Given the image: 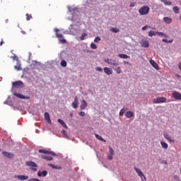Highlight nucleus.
I'll use <instances>...</instances> for the list:
<instances>
[{
	"label": "nucleus",
	"mask_w": 181,
	"mask_h": 181,
	"mask_svg": "<svg viewBox=\"0 0 181 181\" xmlns=\"http://www.w3.org/2000/svg\"><path fill=\"white\" fill-rule=\"evenodd\" d=\"M104 62L105 63H107L110 66H114L115 67L119 66V62L115 59L106 58L104 59Z\"/></svg>",
	"instance_id": "1"
},
{
	"label": "nucleus",
	"mask_w": 181,
	"mask_h": 181,
	"mask_svg": "<svg viewBox=\"0 0 181 181\" xmlns=\"http://www.w3.org/2000/svg\"><path fill=\"white\" fill-rule=\"evenodd\" d=\"M140 15H148L149 13V6H144L139 9Z\"/></svg>",
	"instance_id": "2"
},
{
	"label": "nucleus",
	"mask_w": 181,
	"mask_h": 181,
	"mask_svg": "<svg viewBox=\"0 0 181 181\" xmlns=\"http://www.w3.org/2000/svg\"><path fill=\"white\" fill-rule=\"evenodd\" d=\"M27 166H29L33 172H37V164L33 161H28Z\"/></svg>",
	"instance_id": "3"
},
{
	"label": "nucleus",
	"mask_w": 181,
	"mask_h": 181,
	"mask_svg": "<svg viewBox=\"0 0 181 181\" xmlns=\"http://www.w3.org/2000/svg\"><path fill=\"white\" fill-rule=\"evenodd\" d=\"M134 170L136 172V173L141 177L142 181H146V177H145V175L144 174L142 170H141V169H139L136 167H134Z\"/></svg>",
	"instance_id": "4"
},
{
	"label": "nucleus",
	"mask_w": 181,
	"mask_h": 181,
	"mask_svg": "<svg viewBox=\"0 0 181 181\" xmlns=\"http://www.w3.org/2000/svg\"><path fill=\"white\" fill-rule=\"evenodd\" d=\"M166 101V98H157L153 100V104H160Z\"/></svg>",
	"instance_id": "5"
},
{
	"label": "nucleus",
	"mask_w": 181,
	"mask_h": 181,
	"mask_svg": "<svg viewBox=\"0 0 181 181\" xmlns=\"http://www.w3.org/2000/svg\"><path fill=\"white\" fill-rule=\"evenodd\" d=\"M12 86L14 88H22L23 83L21 81L13 82Z\"/></svg>",
	"instance_id": "6"
},
{
	"label": "nucleus",
	"mask_w": 181,
	"mask_h": 181,
	"mask_svg": "<svg viewBox=\"0 0 181 181\" xmlns=\"http://www.w3.org/2000/svg\"><path fill=\"white\" fill-rule=\"evenodd\" d=\"M40 153H46L47 155H51L52 156H56V153L53 151H49L47 150L40 149L38 151Z\"/></svg>",
	"instance_id": "7"
},
{
	"label": "nucleus",
	"mask_w": 181,
	"mask_h": 181,
	"mask_svg": "<svg viewBox=\"0 0 181 181\" xmlns=\"http://www.w3.org/2000/svg\"><path fill=\"white\" fill-rule=\"evenodd\" d=\"M172 96L175 100H178L181 101V94H180V93H179L177 91H174L172 93Z\"/></svg>",
	"instance_id": "8"
},
{
	"label": "nucleus",
	"mask_w": 181,
	"mask_h": 181,
	"mask_svg": "<svg viewBox=\"0 0 181 181\" xmlns=\"http://www.w3.org/2000/svg\"><path fill=\"white\" fill-rule=\"evenodd\" d=\"M14 179H18V180H28L29 177L28 175H14Z\"/></svg>",
	"instance_id": "9"
},
{
	"label": "nucleus",
	"mask_w": 181,
	"mask_h": 181,
	"mask_svg": "<svg viewBox=\"0 0 181 181\" xmlns=\"http://www.w3.org/2000/svg\"><path fill=\"white\" fill-rule=\"evenodd\" d=\"M163 21V23H166L167 25H170V23L173 22V20L170 17H164Z\"/></svg>",
	"instance_id": "10"
},
{
	"label": "nucleus",
	"mask_w": 181,
	"mask_h": 181,
	"mask_svg": "<svg viewBox=\"0 0 181 181\" xmlns=\"http://www.w3.org/2000/svg\"><path fill=\"white\" fill-rule=\"evenodd\" d=\"M14 95L16 97H18V98H21V100H29V96H25L21 93H14Z\"/></svg>",
	"instance_id": "11"
},
{
	"label": "nucleus",
	"mask_w": 181,
	"mask_h": 181,
	"mask_svg": "<svg viewBox=\"0 0 181 181\" xmlns=\"http://www.w3.org/2000/svg\"><path fill=\"white\" fill-rule=\"evenodd\" d=\"M103 71L107 76H111V74H112V70L110 67H105Z\"/></svg>",
	"instance_id": "12"
},
{
	"label": "nucleus",
	"mask_w": 181,
	"mask_h": 181,
	"mask_svg": "<svg viewBox=\"0 0 181 181\" xmlns=\"http://www.w3.org/2000/svg\"><path fill=\"white\" fill-rule=\"evenodd\" d=\"M72 107L74 109L78 107V98H77V96H75L74 98V101L72 103Z\"/></svg>",
	"instance_id": "13"
},
{
	"label": "nucleus",
	"mask_w": 181,
	"mask_h": 181,
	"mask_svg": "<svg viewBox=\"0 0 181 181\" xmlns=\"http://www.w3.org/2000/svg\"><path fill=\"white\" fill-rule=\"evenodd\" d=\"M2 155H4V156H6V158H9L11 159H12L13 158V153H12L3 151Z\"/></svg>",
	"instance_id": "14"
},
{
	"label": "nucleus",
	"mask_w": 181,
	"mask_h": 181,
	"mask_svg": "<svg viewBox=\"0 0 181 181\" xmlns=\"http://www.w3.org/2000/svg\"><path fill=\"white\" fill-rule=\"evenodd\" d=\"M37 176H38L39 177H42V176L43 177H46V176H47V171H46V170H43V171H42V172L39 171V172L37 173Z\"/></svg>",
	"instance_id": "15"
},
{
	"label": "nucleus",
	"mask_w": 181,
	"mask_h": 181,
	"mask_svg": "<svg viewBox=\"0 0 181 181\" xmlns=\"http://www.w3.org/2000/svg\"><path fill=\"white\" fill-rule=\"evenodd\" d=\"M150 64H151V66H153L156 70H159V65H158L154 60H150Z\"/></svg>",
	"instance_id": "16"
},
{
	"label": "nucleus",
	"mask_w": 181,
	"mask_h": 181,
	"mask_svg": "<svg viewBox=\"0 0 181 181\" xmlns=\"http://www.w3.org/2000/svg\"><path fill=\"white\" fill-rule=\"evenodd\" d=\"M45 118L48 124H52V120L50 119V115L49 114V112L45 113Z\"/></svg>",
	"instance_id": "17"
},
{
	"label": "nucleus",
	"mask_w": 181,
	"mask_h": 181,
	"mask_svg": "<svg viewBox=\"0 0 181 181\" xmlns=\"http://www.w3.org/2000/svg\"><path fill=\"white\" fill-rule=\"evenodd\" d=\"M87 102L85 100H83L80 106L81 110H86V107H87Z\"/></svg>",
	"instance_id": "18"
},
{
	"label": "nucleus",
	"mask_w": 181,
	"mask_h": 181,
	"mask_svg": "<svg viewBox=\"0 0 181 181\" xmlns=\"http://www.w3.org/2000/svg\"><path fill=\"white\" fill-rule=\"evenodd\" d=\"M142 47H149V42L146 40H143L141 42Z\"/></svg>",
	"instance_id": "19"
},
{
	"label": "nucleus",
	"mask_w": 181,
	"mask_h": 181,
	"mask_svg": "<svg viewBox=\"0 0 181 181\" xmlns=\"http://www.w3.org/2000/svg\"><path fill=\"white\" fill-rule=\"evenodd\" d=\"M14 69L17 70V71H21V70H22V65H21V63L17 62L16 65L14 66Z\"/></svg>",
	"instance_id": "20"
},
{
	"label": "nucleus",
	"mask_w": 181,
	"mask_h": 181,
	"mask_svg": "<svg viewBox=\"0 0 181 181\" xmlns=\"http://www.w3.org/2000/svg\"><path fill=\"white\" fill-rule=\"evenodd\" d=\"M58 122L62 124V127H63V128H66V129H67V124H66L63 119H58Z\"/></svg>",
	"instance_id": "21"
},
{
	"label": "nucleus",
	"mask_w": 181,
	"mask_h": 181,
	"mask_svg": "<svg viewBox=\"0 0 181 181\" xmlns=\"http://www.w3.org/2000/svg\"><path fill=\"white\" fill-rule=\"evenodd\" d=\"M117 57H119L120 59H130L131 57L125 54H119L117 55Z\"/></svg>",
	"instance_id": "22"
},
{
	"label": "nucleus",
	"mask_w": 181,
	"mask_h": 181,
	"mask_svg": "<svg viewBox=\"0 0 181 181\" xmlns=\"http://www.w3.org/2000/svg\"><path fill=\"white\" fill-rule=\"evenodd\" d=\"M125 115L126 118H132L134 117V112L132 111H127Z\"/></svg>",
	"instance_id": "23"
},
{
	"label": "nucleus",
	"mask_w": 181,
	"mask_h": 181,
	"mask_svg": "<svg viewBox=\"0 0 181 181\" xmlns=\"http://www.w3.org/2000/svg\"><path fill=\"white\" fill-rule=\"evenodd\" d=\"M42 159H45V160H53V157L50 156H42Z\"/></svg>",
	"instance_id": "24"
},
{
	"label": "nucleus",
	"mask_w": 181,
	"mask_h": 181,
	"mask_svg": "<svg viewBox=\"0 0 181 181\" xmlns=\"http://www.w3.org/2000/svg\"><path fill=\"white\" fill-rule=\"evenodd\" d=\"M163 135H164V138H165V139H167L170 142H172V137L170 136H169V134H168V133H164Z\"/></svg>",
	"instance_id": "25"
},
{
	"label": "nucleus",
	"mask_w": 181,
	"mask_h": 181,
	"mask_svg": "<svg viewBox=\"0 0 181 181\" xmlns=\"http://www.w3.org/2000/svg\"><path fill=\"white\" fill-rule=\"evenodd\" d=\"M160 145H161L163 149H168V146H169L168 145V144H166V143L164 142V141H160Z\"/></svg>",
	"instance_id": "26"
},
{
	"label": "nucleus",
	"mask_w": 181,
	"mask_h": 181,
	"mask_svg": "<svg viewBox=\"0 0 181 181\" xmlns=\"http://www.w3.org/2000/svg\"><path fill=\"white\" fill-rule=\"evenodd\" d=\"M115 71H116L117 74H121L122 73V70H121V67L117 66L114 69Z\"/></svg>",
	"instance_id": "27"
},
{
	"label": "nucleus",
	"mask_w": 181,
	"mask_h": 181,
	"mask_svg": "<svg viewBox=\"0 0 181 181\" xmlns=\"http://www.w3.org/2000/svg\"><path fill=\"white\" fill-rule=\"evenodd\" d=\"M95 136L99 141H103V142H105V140L103 139V136L98 135V134H95Z\"/></svg>",
	"instance_id": "28"
},
{
	"label": "nucleus",
	"mask_w": 181,
	"mask_h": 181,
	"mask_svg": "<svg viewBox=\"0 0 181 181\" xmlns=\"http://www.w3.org/2000/svg\"><path fill=\"white\" fill-rule=\"evenodd\" d=\"M110 32H113V33H118V32H119V29L112 28H110Z\"/></svg>",
	"instance_id": "29"
},
{
	"label": "nucleus",
	"mask_w": 181,
	"mask_h": 181,
	"mask_svg": "<svg viewBox=\"0 0 181 181\" xmlns=\"http://www.w3.org/2000/svg\"><path fill=\"white\" fill-rule=\"evenodd\" d=\"M161 2H163V4H165V5L170 6V5H172V2L170 1H166L165 0H161Z\"/></svg>",
	"instance_id": "30"
},
{
	"label": "nucleus",
	"mask_w": 181,
	"mask_h": 181,
	"mask_svg": "<svg viewBox=\"0 0 181 181\" xmlns=\"http://www.w3.org/2000/svg\"><path fill=\"white\" fill-rule=\"evenodd\" d=\"M109 154L110 155H115V152L112 147H109Z\"/></svg>",
	"instance_id": "31"
},
{
	"label": "nucleus",
	"mask_w": 181,
	"mask_h": 181,
	"mask_svg": "<svg viewBox=\"0 0 181 181\" xmlns=\"http://www.w3.org/2000/svg\"><path fill=\"white\" fill-rule=\"evenodd\" d=\"M148 35L149 37H152V36H155L156 35V33H155L154 31H150L148 32Z\"/></svg>",
	"instance_id": "32"
},
{
	"label": "nucleus",
	"mask_w": 181,
	"mask_h": 181,
	"mask_svg": "<svg viewBox=\"0 0 181 181\" xmlns=\"http://www.w3.org/2000/svg\"><path fill=\"white\" fill-rule=\"evenodd\" d=\"M173 12H175V13H179V7H177V6L173 7Z\"/></svg>",
	"instance_id": "33"
},
{
	"label": "nucleus",
	"mask_w": 181,
	"mask_h": 181,
	"mask_svg": "<svg viewBox=\"0 0 181 181\" xmlns=\"http://www.w3.org/2000/svg\"><path fill=\"white\" fill-rule=\"evenodd\" d=\"M162 42H163L164 43H173V40H167L163 39Z\"/></svg>",
	"instance_id": "34"
},
{
	"label": "nucleus",
	"mask_w": 181,
	"mask_h": 181,
	"mask_svg": "<svg viewBox=\"0 0 181 181\" xmlns=\"http://www.w3.org/2000/svg\"><path fill=\"white\" fill-rule=\"evenodd\" d=\"M61 66H62V67H66V66H67V62H66V61H64V60H62V61L61 62Z\"/></svg>",
	"instance_id": "35"
},
{
	"label": "nucleus",
	"mask_w": 181,
	"mask_h": 181,
	"mask_svg": "<svg viewBox=\"0 0 181 181\" xmlns=\"http://www.w3.org/2000/svg\"><path fill=\"white\" fill-rule=\"evenodd\" d=\"M124 113H125V109L122 108V109H121L119 115L120 117H122Z\"/></svg>",
	"instance_id": "36"
},
{
	"label": "nucleus",
	"mask_w": 181,
	"mask_h": 181,
	"mask_svg": "<svg viewBox=\"0 0 181 181\" xmlns=\"http://www.w3.org/2000/svg\"><path fill=\"white\" fill-rule=\"evenodd\" d=\"M87 36V33H84L82 34V35L80 37L81 40H84V39L86 38V37Z\"/></svg>",
	"instance_id": "37"
},
{
	"label": "nucleus",
	"mask_w": 181,
	"mask_h": 181,
	"mask_svg": "<svg viewBox=\"0 0 181 181\" xmlns=\"http://www.w3.org/2000/svg\"><path fill=\"white\" fill-rule=\"evenodd\" d=\"M48 165L50 166V168H52V169H59L57 165H55L54 164H48Z\"/></svg>",
	"instance_id": "38"
},
{
	"label": "nucleus",
	"mask_w": 181,
	"mask_h": 181,
	"mask_svg": "<svg viewBox=\"0 0 181 181\" xmlns=\"http://www.w3.org/2000/svg\"><path fill=\"white\" fill-rule=\"evenodd\" d=\"M25 16H26L27 21H30V19H32V15H30V14H29V13H27V14L25 15Z\"/></svg>",
	"instance_id": "39"
},
{
	"label": "nucleus",
	"mask_w": 181,
	"mask_h": 181,
	"mask_svg": "<svg viewBox=\"0 0 181 181\" xmlns=\"http://www.w3.org/2000/svg\"><path fill=\"white\" fill-rule=\"evenodd\" d=\"M156 35H158V36H165L166 37V35H165L162 32H156Z\"/></svg>",
	"instance_id": "40"
},
{
	"label": "nucleus",
	"mask_w": 181,
	"mask_h": 181,
	"mask_svg": "<svg viewBox=\"0 0 181 181\" xmlns=\"http://www.w3.org/2000/svg\"><path fill=\"white\" fill-rule=\"evenodd\" d=\"M56 36L57 37H58V39H63V34H59L57 33Z\"/></svg>",
	"instance_id": "41"
},
{
	"label": "nucleus",
	"mask_w": 181,
	"mask_h": 181,
	"mask_svg": "<svg viewBox=\"0 0 181 181\" xmlns=\"http://www.w3.org/2000/svg\"><path fill=\"white\" fill-rule=\"evenodd\" d=\"M101 40V38L100 37H96L94 40L95 43H98Z\"/></svg>",
	"instance_id": "42"
},
{
	"label": "nucleus",
	"mask_w": 181,
	"mask_h": 181,
	"mask_svg": "<svg viewBox=\"0 0 181 181\" xmlns=\"http://www.w3.org/2000/svg\"><path fill=\"white\" fill-rule=\"evenodd\" d=\"M90 47H91V49H97V45L95 44H94V42H92L90 44Z\"/></svg>",
	"instance_id": "43"
},
{
	"label": "nucleus",
	"mask_w": 181,
	"mask_h": 181,
	"mask_svg": "<svg viewBox=\"0 0 181 181\" xmlns=\"http://www.w3.org/2000/svg\"><path fill=\"white\" fill-rule=\"evenodd\" d=\"M113 156H114L113 154H108V155H107V159H108L109 160H112Z\"/></svg>",
	"instance_id": "44"
},
{
	"label": "nucleus",
	"mask_w": 181,
	"mask_h": 181,
	"mask_svg": "<svg viewBox=\"0 0 181 181\" xmlns=\"http://www.w3.org/2000/svg\"><path fill=\"white\" fill-rule=\"evenodd\" d=\"M95 71L103 72V68L97 66Z\"/></svg>",
	"instance_id": "45"
},
{
	"label": "nucleus",
	"mask_w": 181,
	"mask_h": 181,
	"mask_svg": "<svg viewBox=\"0 0 181 181\" xmlns=\"http://www.w3.org/2000/svg\"><path fill=\"white\" fill-rule=\"evenodd\" d=\"M28 181H41V180L37 178H30Z\"/></svg>",
	"instance_id": "46"
},
{
	"label": "nucleus",
	"mask_w": 181,
	"mask_h": 181,
	"mask_svg": "<svg viewBox=\"0 0 181 181\" xmlns=\"http://www.w3.org/2000/svg\"><path fill=\"white\" fill-rule=\"evenodd\" d=\"M79 115H80V117H84L86 115V112H79Z\"/></svg>",
	"instance_id": "47"
},
{
	"label": "nucleus",
	"mask_w": 181,
	"mask_h": 181,
	"mask_svg": "<svg viewBox=\"0 0 181 181\" xmlns=\"http://www.w3.org/2000/svg\"><path fill=\"white\" fill-rule=\"evenodd\" d=\"M148 28H150V27L148 26V25L144 26V27L142 28V30H146V29H148Z\"/></svg>",
	"instance_id": "48"
},
{
	"label": "nucleus",
	"mask_w": 181,
	"mask_h": 181,
	"mask_svg": "<svg viewBox=\"0 0 181 181\" xmlns=\"http://www.w3.org/2000/svg\"><path fill=\"white\" fill-rule=\"evenodd\" d=\"M61 43H67V41L64 39L60 40Z\"/></svg>",
	"instance_id": "49"
},
{
	"label": "nucleus",
	"mask_w": 181,
	"mask_h": 181,
	"mask_svg": "<svg viewBox=\"0 0 181 181\" xmlns=\"http://www.w3.org/2000/svg\"><path fill=\"white\" fill-rule=\"evenodd\" d=\"M124 64H129V62L127 61H124Z\"/></svg>",
	"instance_id": "50"
},
{
	"label": "nucleus",
	"mask_w": 181,
	"mask_h": 181,
	"mask_svg": "<svg viewBox=\"0 0 181 181\" xmlns=\"http://www.w3.org/2000/svg\"><path fill=\"white\" fill-rule=\"evenodd\" d=\"M4 43V40H1V42H0V46H2V44Z\"/></svg>",
	"instance_id": "51"
},
{
	"label": "nucleus",
	"mask_w": 181,
	"mask_h": 181,
	"mask_svg": "<svg viewBox=\"0 0 181 181\" xmlns=\"http://www.w3.org/2000/svg\"><path fill=\"white\" fill-rule=\"evenodd\" d=\"M54 32H56L57 33V32H59V29L55 28Z\"/></svg>",
	"instance_id": "52"
},
{
	"label": "nucleus",
	"mask_w": 181,
	"mask_h": 181,
	"mask_svg": "<svg viewBox=\"0 0 181 181\" xmlns=\"http://www.w3.org/2000/svg\"><path fill=\"white\" fill-rule=\"evenodd\" d=\"M179 69L181 70V62L179 64Z\"/></svg>",
	"instance_id": "53"
},
{
	"label": "nucleus",
	"mask_w": 181,
	"mask_h": 181,
	"mask_svg": "<svg viewBox=\"0 0 181 181\" xmlns=\"http://www.w3.org/2000/svg\"><path fill=\"white\" fill-rule=\"evenodd\" d=\"M134 4H130V7H131V8H132V7H134Z\"/></svg>",
	"instance_id": "54"
},
{
	"label": "nucleus",
	"mask_w": 181,
	"mask_h": 181,
	"mask_svg": "<svg viewBox=\"0 0 181 181\" xmlns=\"http://www.w3.org/2000/svg\"><path fill=\"white\" fill-rule=\"evenodd\" d=\"M23 35H26V33H25V31H21Z\"/></svg>",
	"instance_id": "55"
},
{
	"label": "nucleus",
	"mask_w": 181,
	"mask_h": 181,
	"mask_svg": "<svg viewBox=\"0 0 181 181\" xmlns=\"http://www.w3.org/2000/svg\"><path fill=\"white\" fill-rule=\"evenodd\" d=\"M174 177H175V179H177V175H175Z\"/></svg>",
	"instance_id": "56"
},
{
	"label": "nucleus",
	"mask_w": 181,
	"mask_h": 181,
	"mask_svg": "<svg viewBox=\"0 0 181 181\" xmlns=\"http://www.w3.org/2000/svg\"><path fill=\"white\" fill-rule=\"evenodd\" d=\"M70 117H73V115H72V113H71V114H70Z\"/></svg>",
	"instance_id": "57"
},
{
	"label": "nucleus",
	"mask_w": 181,
	"mask_h": 181,
	"mask_svg": "<svg viewBox=\"0 0 181 181\" xmlns=\"http://www.w3.org/2000/svg\"><path fill=\"white\" fill-rule=\"evenodd\" d=\"M6 23H8V20H6Z\"/></svg>",
	"instance_id": "58"
},
{
	"label": "nucleus",
	"mask_w": 181,
	"mask_h": 181,
	"mask_svg": "<svg viewBox=\"0 0 181 181\" xmlns=\"http://www.w3.org/2000/svg\"><path fill=\"white\" fill-rule=\"evenodd\" d=\"M180 19L181 20V16H180Z\"/></svg>",
	"instance_id": "59"
},
{
	"label": "nucleus",
	"mask_w": 181,
	"mask_h": 181,
	"mask_svg": "<svg viewBox=\"0 0 181 181\" xmlns=\"http://www.w3.org/2000/svg\"><path fill=\"white\" fill-rule=\"evenodd\" d=\"M153 29L155 30V29H156V28H153Z\"/></svg>",
	"instance_id": "60"
},
{
	"label": "nucleus",
	"mask_w": 181,
	"mask_h": 181,
	"mask_svg": "<svg viewBox=\"0 0 181 181\" xmlns=\"http://www.w3.org/2000/svg\"><path fill=\"white\" fill-rule=\"evenodd\" d=\"M0 152H1V149H0Z\"/></svg>",
	"instance_id": "61"
}]
</instances>
